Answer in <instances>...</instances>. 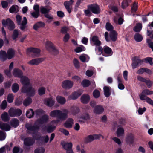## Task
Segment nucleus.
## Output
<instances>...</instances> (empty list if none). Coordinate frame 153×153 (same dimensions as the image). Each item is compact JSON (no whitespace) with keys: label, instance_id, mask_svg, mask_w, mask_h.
Listing matches in <instances>:
<instances>
[{"label":"nucleus","instance_id":"f257e3e1","mask_svg":"<svg viewBox=\"0 0 153 153\" xmlns=\"http://www.w3.org/2000/svg\"><path fill=\"white\" fill-rule=\"evenodd\" d=\"M68 110L65 109L62 111L57 109L51 111L49 113L50 116L52 117L58 118V119L52 121L51 125H55L60 122L64 120L68 117Z\"/></svg>","mask_w":153,"mask_h":153},{"label":"nucleus","instance_id":"f03ea898","mask_svg":"<svg viewBox=\"0 0 153 153\" xmlns=\"http://www.w3.org/2000/svg\"><path fill=\"white\" fill-rule=\"evenodd\" d=\"M49 116L44 114L40 119L37 120L35 123L34 125L32 126L30 123H27L26 127L31 132H35L38 130L40 124L47 122L49 120Z\"/></svg>","mask_w":153,"mask_h":153},{"label":"nucleus","instance_id":"7ed1b4c3","mask_svg":"<svg viewBox=\"0 0 153 153\" xmlns=\"http://www.w3.org/2000/svg\"><path fill=\"white\" fill-rule=\"evenodd\" d=\"M22 84L23 85L21 90L22 92L27 93L31 97L35 95L36 89L32 87V84L30 83L29 79L25 82V84Z\"/></svg>","mask_w":153,"mask_h":153},{"label":"nucleus","instance_id":"20e7f679","mask_svg":"<svg viewBox=\"0 0 153 153\" xmlns=\"http://www.w3.org/2000/svg\"><path fill=\"white\" fill-rule=\"evenodd\" d=\"M12 74L14 76L20 78V81L22 84H25V82L28 79L27 77L23 76L22 72L18 68H14L12 71Z\"/></svg>","mask_w":153,"mask_h":153},{"label":"nucleus","instance_id":"39448f33","mask_svg":"<svg viewBox=\"0 0 153 153\" xmlns=\"http://www.w3.org/2000/svg\"><path fill=\"white\" fill-rule=\"evenodd\" d=\"M16 20L18 24L20 25V28L22 30H23L26 28V25L27 23V19L26 17H23V20L21 21L22 17L19 15H17L16 16Z\"/></svg>","mask_w":153,"mask_h":153},{"label":"nucleus","instance_id":"423d86ee","mask_svg":"<svg viewBox=\"0 0 153 153\" xmlns=\"http://www.w3.org/2000/svg\"><path fill=\"white\" fill-rule=\"evenodd\" d=\"M28 130V132L29 133H32L33 134V138L32 139L31 138H25L24 140V144L25 145L27 146H29L31 145H32L35 142L34 139H37V138L36 137H35L34 134L36 136H37V134L36 133V131L35 132H33L32 131L30 132V131L27 129Z\"/></svg>","mask_w":153,"mask_h":153},{"label":"nucleus","instance_id":"0eeeda50","mask_svg":"<svg viewBox=\"0 0 153 153\" xmlns=\"http://www.w3.org/2000/svg\"><path fill=\"white\" fill-rule=\"evenodd\" d=\"M2 22L3 25L5 27H7L10 30H13L15 27L14 23L9 19L6 20H3Z\"/></svg>","mask_w":153,"mask_h":153},{"label":"nucleus","instance_id":"6e6552de","mask_svg":"<svg viewBox=\"0 0 153 153\" xmlns=\"http://www.w3.org/2000/svg\"><path fill=\"white\" fill-rule=\"evenodd\" d=\"M74 84L72 81L69 80H65L62 82L61 86L65 89H70L71 88Z\"/></svg>","mask_w":153,"mask_h":153},{"label":"nucleus","instance_id":"1a4fd4ad","mask_svg":"<svg viewBox=\"0 0 153 153\" xmlns=\"http://www.w3.org/2000/svg\"><path fill=\"white\" fill-rule=\"evenodd\" d=\"M40 50L37 48H30L27 49V53L28 54H33L35 56H39L40 55Z\"/></svg>","mask_w":153,"mask_h":153},{"label":"nucleus","instance_id":"9d476101","mask_svg":"<svg viewBox=\"0 0 153 153\" xmlns=\"http://www.w3.org/2000/svg\"><path fill=\"white\" fill-rule=\"evenodd\" d=\"M45 59L44 58H38L32 59L27 62L30 65H37L39 64L43 61Z\"/></svg>","mask_w":153,"mask_h":153},{"label":"nucleus","instance_id":"9b49d317","mask_svg":"<svg viewBox=\"0 0 153 153\" xmlns=\"http://www.w3.org/2000/svg\"><path fill=\"white\" fill-rule=\"evenodd\" d=\"M43 101L45 104L50 107L53 106L55 103V100L52 97L46 98Z\"/></svg>","mask_w":153,"mask_h":153},{"label":"nucleus","instance_id":"f8f14e48","mask_svg":"<svg viewBox=\"0 0 153 153\" xmlns=\"http://www.w3.org/2000/svg\"><path fill=\"white\" fill-rule=\"evenodd\" d=\"M88 8L94 13L98 14L100 13V9L99 6L97 4H93L89 5Z\"/></svg>","mask_w":153,"mask_h":153},{"label":"nucleus","instance_id":"ddd939ff","mask_svg":"<svg viewBox=\"0 0 153 153\" xmlns=\"http://www.w3.org/2000/svg\"><path fill=\"white\" fill-rule=\"evenodd\" d=\"M82 93V92L79 91L73 93L68 98V100H75L77 99Z\"/></svg>","mask_w":153,"mask_h":153},{"label":"nucleus","instance_id":"4468645a","mask_svg":"<svg viewBox=\"0 0 153 153\" xmlns=\"http://www.w3.org/2000/svg\"><path fill=\"white\" fill-rule=\"evenodd\" d=\"M89 118V114L87 113H85L83 114L78 115L77 119L79 121L82 122L88 119Z\"/></svg>","mask_w":153,"mask_h":153},{"label":"nucleus","instance_id":"2eb2a0df","mask_svg":"<svg viewBox=\"0 0 153 153\" xmlns=\"http://www.w3.org/2000/svg\"><path fill=\"white\" fill-rule=\"evenodd\" d=\"M74 2V1L73 0H70L68 1L65 2L64 3V5L65 7L69 13H70L71 11L72 8V5Z\"/></svg>","mask_w":153,"mask_h":153},{"label":"nucleus","instance_id":"dca6fc26","mask_svg":"<svg viewBox=\"0 0 153 153\" xmlns=\"http://www.w3.org/2000/svg\"><path fill=\"white\" fill-rule=\"evenodd\" d=\"M16 51L13 49L10 48L9 49L7 52V58L10 59L14 57L15 55Z\"/></svg>","mask_w":153,"mask_h":153},{"label":"nucleus","instance_id":"f3484780","mask_svg":"<svg viewBox=\"0 0 153 153\" xmlns=\"http://www.w3.org/2000/svg\"><path fill=\"white\" fill-rule=\"evenodd\" d=\"M91 42L96 46H99L101 44V42L99 40L98 37L94 36L92 37Z\"/></svg>","mask_w":153,"mask_h":153},{"label":"nucleus","instance_id":"a211bd4d","mask_svg":"<svg viewBox=\"0 0 153 153\" xmlns=\"http://www.w3.org/2000/svg\"><path fill=\"white\" fill-rule=\"evenodd\" d=\"M104 111V108L102 105H97L94 110V112L97 114H101Z\"/></svg>","mask_w":153,"mask_h":153},{"label":"nucleus","instance_id":"6ab92c4d","mask_svg":"<svg viewBox=\"0 0 153 153\" xmlns=\"http://www.w3.org/2000/svg\"><path fill=\"white\" fill-rule=\"evenodd\" d=\"M74 124V120L71 118L67 119L64 124V126L67 128H71Z\"/></svg>","mask_w":153,"mask_h":153},{"label":"nucleus","instance_id":"aec40b11","mask_svg":"<svg viewBox=\"0 0 153 153\" xmlns=\"http://www.w3.org/2000/svg\"><path fill=\"white\" fill-rule=\"evenodd\" d=\"M63 147L67 151L68 150L72 149V144L71 142L65 143V142H62L61 143Z\"/></svg>","mask_w":153,"mask_h":153},{"label":"nucleus","instance_id":"412c9836","mask_svg":"<svg viewBox=\"0 0 153 153\" xmlns=\"http://www.w3.org/2000/svg\"><path fill=\"white\" fill-rule=\"evenodd\" d=\"M45 45L46 49L49 51H51L54 46L53 43L50 41H47L45 43Z\"/></svg>","mask_w":153,"mask_h":153},{"label":"nucleus","instance_id":"4be33fe9","mask_svg":"<svg viewBox=\"0 0 153 153\" xmlns=\"http://www.w3.org/2000/svg\"><path fill=\"white\" fill-rule=\"evenodd\" d=\"M135 137L134 135L132 134H128L126 137V141L130 143H133L134 142Z\"/></svg>","mask_w":153,"mask_h":153},{"label":"nucleus","instance_id":"5701e85b","mask_svg":"<svg viewBox=\"0 0 153 153\" xmlns=\"http://www.w3.org/2000/svg\"><path fill=\"white\" fill-rule=\"evenodd\" d=\"M117 137H119L123 136L124 134V130L121 126H118L116 131Z\"/></svg>","mask_w":153,"mask_h":153},{"label":"nucleus","instance_id":"b1692460","mask_svg":"<svg viewBox=\"0 0 153 153\" xmlns=\"http://www.w3.org/2000/svg\"><path fill=\"white\" fill-rule=\"evenodd\" d=\"M103 50L105 53L107 54L106 56H111L113 54L112 49L107 46H104L103 47Z\"/></svg>","mask_w":153,"mask_h":153},{"label":"nucleus","instance_id":"393cba45","mask_svg":"<svg viewBox=\"0 0 153 153\" xmlns=\"http://www.w3.org/2000/svg\"><path fill=\"white\" fill-rule=\"evenodd\" d=\"M19 7L16 5H13L9 9V12L12 13H16L19 12Z\"/></svg>","mask_w":153,"mask_h":153},{"label":"nucleus","instance_id":"a878e982","mask_svg":"<svg viewBox=\"0 0 153 153\" xmlns=\"http://www.w3.org/2000/svg\"><path fill=\"white\" fill-rule=\"evenodd\" d=\"M0 128L1 129L6 131H9L10 129V127L8 124L2 122H0Z\"/></svg>","mask_w":153,"mask_h":153},{"label":"nucleus","instance_id":"bb28decb","mask_svg":"<svg viewBox=\"0 0 153 153\" xmlns=\"http://www.w3.org/2000/svg\"><path fill=\"white\" fill-rule=\"evenodd\" d=\"M104 94L106 97H108L111 93V88L110 87L105 86L103 88Z\"/></svg>","mask_w":153,"mask_h":153},{"label":"nucleus","instance_id":"cd10ccee","mask_svg":"<svg viewBox=\"0 0 153 153\" xmlns=\"http://www.w3.org/2000/svg\"><path fill=\"white\" fill-rule=\"evenodd\" d=\"M90 97L88 94H84L81 98V102L84 104L87 103L89 101Z\"/></svg>","mask_w":153,"mask_h":153},{"label":"nucleus","instance_id":"c85d7f7f","mask_svg":"<svg viewBox=\"0 0 153 153\" xmlns=\"http://www.w3.org/2000/svg\"><path fill=\"white\" fill-rule=\"evenodd\" d=\"M57 102L61 105L64 104L66 102V99L63 97L61 96H57L56 97Z\"/></svg>","mask_w":153,"mask_h":153},{"label":"nucleus","instance_id":"c756f323","mask_svg":"<svg viewBox=\"0 0 153 153\" xmlns=\"http://www.w3.org/2000/svg\"><path fill=\"white\" fill-rule=\"evenodd\" d=\"M1 35L4 39V41L5 44H8L9 43L8 39H7L6 35V31L5 30L4 27H2L1 28Z\"/></svg>","mask_w":153,"mask_h":153},{"label":"nucleus","instance_id":"7c9ffc66","mask_svg":"<svg viewBox=\"0 0 153 153\" xmlns=\"http://www.w3.org/2000/svg\"><path fill=\"white\" fill-rule=\"evenodd\" d=\"M118 83V88L121 90H123L125 88L124 85L122 83V80L121 77L118 76L117 78Z\"/></svg>","mask_w":153,"mask_h":153},{"label":"nucleus","instance_id":"2f4dec72","mask_svg":"<svg viewBox=\"0 0 153 153\" xmlns=\"http://www.w3.org/2000/svg\"><path fill=\"white\" fill-rule=\"evenodd\" d=\"M117 33L114 30L111 32L110 34V37L111 40L115 41L117 39Z\"/></svg>","mask_w":153,"mask_h":153},{"label":"nucleus","instance_id":"473e14b6","mask_svg":"<svg viewBox=\"0 0 153 153\" xmlns=\"http://www.w3.org/2000/svg\"><path fill=\"white\" fill-rule=\"evenodd\" d=\"M45 26V24L42 22H39L34 25L33 26V29L35 30H37L38 29Z\"/></svg>","mask_w":153,"mask_h":153},{"label":"nucleus","instance_id":"72a5a7b5","mask_svg":"<svg viewBox=\"0 0 153 153\" xmlns=\"http://www.w3.org/2000/svg\"><path fill=\"white\" fill-rule=\"evenodd\" d=\"M19 124V121L16 119H12L10 121V124L11 126L14 128L17 127Z\"/></svg>","mask_w":153,"mask_h":153},{"label":"nucleus","instance_id":"f704fd0d","mask_svg":"<svg viewBox=\"0 0 153 153\" xmlns=\"http://www.w3.org/2000/svg\"><path fill=\"white\" fill-rule=\"evenodd\" d=\"M7 54L6 52L2 50L0 51V58L1 60L2 61L5 60L7 58Z\"/></svg>","mask_w":153,"mask_h":153},{"label":"nucleus","instance_id":"c9c22d12","mask_svg":"<svg viewBox=\"0 0 153 153\" xmlns=\"http://www.w3.org/2000/svg\"><path fill=\"white\" fill-rule=\"evenodd\" d=\"M80 60L83 62H87L89 60V57L86 54H82L79 57Z\"/></svg>","mask_w":153,"mask_h":153},{"label":"nucleus","instance_id":"e433bc0d","mask_svg":"<svg viewBox=\"0 0 153 153\" xmlns=\"http://www.w3.org/2000/svg\"><path fill=\"white\" fill-rule=\"evenodd\" d=\"M142 28V25L141 23H138L133 28L134 30L136 32H139L140 31Z\"/></svg>","mask_w":153,"mask_h":153},{"label":"nucleus","instance_id":"4c0bfd02","mask_svg":"<svg viewBox=\"0 0 153 153\" xmlns=\"http://www.w3.org/2000/svg\"><path fill=\"white\" fill-rule=\"evenodd\" d=\"M1 118L2 120L4 121H7L10 119L9 116L7 113L4 112L1 114Z\"/></svg>","mask_w":153,"mask_h":153},{"label":"nucleus","instance_id":"58836bf2","mask_svg":"<svg viewBox=\"0 0 153 153\" xmlns=\"http://www.w3.org/2000/svg\"><path fill=\"white\" fill-rule=\"evenodd\" d=\"M34 114V112L33 110L31 109H29L26 112V116L29 118H31L33 116Z\"/></svg>","mask_w":153,"mask_h":153},{"label":"nucleus","instance_id":"ea45409f","mask_svg":"<svg viewBox=\"0 0 153 153\" xmlns=\"http://www.w3.org/2000/svg\"><path fill=\"white\" fill-rule=\"evenodd\" d=\"M134 39L136 41L140 42L142 40L143 37L141 35L137 33L134 36Z\"/></svg>","mask_w":153,"mask_h":153},{"label":"nucleus","instance_id":"a19ab883","mask_svg":"<svg viewBox=\"0 0 153 153\" xmlns=\"http://www.w3.org/2000/svg\"><path fill=\"white\" fill-rule=\"evenodd\" d=\"M32 99L30 97H28L25 99L23 101V105L26 106H27L30 104L32 102Z\"/></svg>","mask_w":153,"mask_h":153},{"label":"nucleus","instance_id":"79ce46f5","mask_svg":"<svg viewBox=\"0 0 153 153\" xmlns=\"http://www.w3.org/2000/svg\"><path fill=\"white\" fill-rule=\"evenodd\" d=\"M45 88L43 87H40L38 90V93L39 95H42L45 93Z\"/></svg>","mask_w":153,"mask_h":153},{"label":"nucleus","instance_id":"37998d69","mask_svg":"<svg viewBox=\"0 0 153 153\" xmlns=\"http://www.w3.org/2000/svg\"><path fill=\"white\" fill-rule=\"evenodd\" d=\"M19 85L17 83H13L12 86V89L13 92H16L19 90Z\"/></svg>","mask_w":153,"mask_h":153},{"label":"nucleus","instance_id":"c03bdc74","mask_svg":"<svg viewBox=\"0 0 153 153\" xmlns=\"http://www.w3.org/2000/svg\"><path fill=\"white\" fill-rule=\"evenodd\" d=\"M94 140L93 135H89L85 139V141L86 143L91 142Z\"/></svg>","mask_w":153,"mask_h":153},{"label":"nucleus","instance_id":"a18cd8bd","mask_svg":"<svg viewBox=\"0 0 153 153\" xmlns=\"http://www.w3.org/2000/svg\"><path fill=\"white\" fill-rule=\"evenodd\" d=\"M19 35V31L16 30H15L13 31V34L12 35V38L13 40L15 41H16L17 38L18 37Z\"/></svg>","mask_w":153,"mask_h":153},{"label":"nucleus","instance_id":"49530a36","mask_svg":"<svg viewBox=\"0 0 153 153\" xmlns=\"http://www.w3.org/2000/svg\"><path fill=\"white\" fill-rule=\"evenodd\" d=\"M15 109L13 108H10L8 111L9 115L11 117L16 116V112Z\"/></svg>","mask_w":153,"mask_h":153},{"label":"nucleus","instance_id":"de8ad7c7","mask_svg":"<svg viewBox=\"0 0 153 153\" xmlns=\"http://www.w3.org/2000/svg\"><path fill=\"white\" fill-rule=\"evenodd\" d=\"M45 149L43 147H38L34 151L35 153H44Z\"/></svg>","mask_w":153,"mask_h":153},{"label":"nucleus","instance_id":"09e8293b","mask_svg":"<svg viewBox=\"0 0 153 153\" xmlns=\"http://www.w3.org/2000/svg\"><path fill=\"white\" fill-rule=\"evenodd\" d=\"M106 28L107 30L111 32L113 30L114 27L109 22H107L106 24Z\"/></svg>","mask_w":153,"mask_h":153},{"label":"nucleus","instance_id":"8fccbe9b","mask_svg":"<svg viewBox=\"0 0 153 153\" xmlns=\"http://www.w3.org/2000/svg\"><path fill=\"white\" fill-rule=\"evenodd\" d=\"M85 48L82 45H81L79 47L76 48L75 49V51L77 53H79L85 51Z\"/></svg>","mask_w":153,"mask_h":153},{"label":"nucleus","instance_id":"3c124183","mask_svg":"<svg viewBox=\"0 0 153 153\" xmlns=\"http://www.w3.org/2000/svg\"><path fill=\"white\" fill-rule=\"evenodd\" d=\"M90 84V81L87 80H84L81 82L82 85L84 87H88Z\"/></svg>","mask_w":153,"mask_h":153},{"label":"nucleus","instance_id":"603ef678","mask_svg":"<svg viewBox=\"0 0 153 153\" xmlns=\"http://www.w3.org/2000/svg\"><path fill=\"white\" fill-rule=\"evenodd\" d=\"M113 20L114 22L116 24H118L120 25L122 24L123 22V20L121 18H119L117 21V18L115 17L114 18Z\"/></svg>","mask_w":153,"mask_h":153},{"label":"nucleus","instance_id":"864d4df0","mask_svg":"<svg viewBox=\"0 0 153 153\" xmlns=\"http://www.w3.org/2000/svg\"><path fill=\"white\" fill-rule=\"evenodd\" d=\"M139 97L140 99L143 101H145L148 97L146 96V95L143 92H142L139 95Z\"/></svg>","mask_w":153,"mask_h":153},{"label":"nucleus","instance_id":"5fc2aeb1","mask_svg":"<svg viewBox=\"0 0 153 153\" xmlns=\"http://www.w3.org/2000/svg\"><path fill=\"white\" fill-rule=\"evenodd\" d=\"M44 111L42 109H38L35 111V114L37 117L39 116L44 114Z\"/></svg>","mask_w":153,"mask_h":153},{"label":"nucleus","instance_id":"6e6d98bb","mask_svg":"<svg viewBox=\"0 0 153 153\" xmlns=\"http://www.w3.org/2000/svg\"><path fill=\"white\" fill-rule=\"evenodd\" d=\"M73 63L75 67L76 68H79L80 67L79 63V61L76 59H74L73 61Z\"/></svg>","mask_w":153,"mask_h":153},{"label":"nucleus","instance_id":"4d7b16f0","mask_svg":"<svg viewBox=\"0 0 153 153\" xmlns=\"http://www.w3.org/2000/svg\"><path fill=\"white\" fill-rule=\"evenodd\" d=\"M4 74L7 77L10 78L12 76L11 74V70L10 69H6L4 71Z\"/></svg>","mask_w":153,"mask_h":153},{"label":"nucleus","instance_id":"13d9d810","mask_svg":"<svg viewBox=\"0 0 153 153\" xmlns=\"http://www.w3.org/2000/svg\"><path fill=\"white\" fill-rule=\"evenodd\" d=\"M59 131L65 136H68L69 135V131L65 129L62 128H60L59 130Z\"/></svg>","mask_w":153,"mask_h":153},{"label":"nucleus","instance_id":"bf43d9fd","mask_svg":"<svg viewBox=\"0 0 153 153\" xmlns=\"http://www.w3.org/2000/svg\"><path fill=\"white\" fill-rule=\"evenodd\" d=\"M145 82L149 88L151 87L153 85V81L150 80L149 79L147 80L146 79Z\"/></svg>","mask_w":153,"mask_h":153},{"label":"nucleus","instance_id":"052dcab7","mask_svg":"<svg viewBox=\"0 0 153 153\" xmlns=\"http://www.w3.org/2000/svg\"><path fill=\"white\" fill-rule=\"evenodd\" d=\"M14 99V97L12 94H9L7 97V101L9 103L13 102Z\"/></svg>","mask_w":153,"mask_h":153},{"label":"nucleus","instance_id":"680f3d73","mask_svg":"<svg viewBox=\"0 0 153 153\" xmlns=\"http://www.w3.org/2000/svg\"><path fill=\"white\" fill-rule=\"evenodd\" d=\"M6 135L5 133L0 131V140H3L6 138Z\"/></svg>","mask_w":153,"mask_h":153},{"label":"nucleus","instance_id":"e2e57ef3","mask_svg":"<svg viewBox=\"0 0 153 153\" xmlns=\"http://www.w3.org/2000/svg\"><path fill=\"white\" fill-rule=\"evenodd\" d=\"M7 106V103L6 101L4 100L3 101L0 105V108L4 110L5 109Z\"/></svg>","mask_w":153,"mask_h":153},{"label":"nucleus","instance_id":"0e129e2a","mask_svg":"<svg viewBox=\"0 0 153 153\" xmlns=\"http://www.w3.org/2000/svg\"><path fill=\"white\" fill-rule=\"evenodd\" d=\"M143 92L146 95H149L153 94V91L148 89H146L143 90Z\"/></svg>","mask_w":153,"mask_h":153},{"label":"nucleus","instance_id":"69168bd1","mask_svg":"<svg viewBox=\"0 0 153 153\" xmlns=\"http://www.w3.org/2000/svg\"><path fill=\"white\" fill-rule=\"evenodd\" d=\"M144 61L146 62L149 63L151 65L153 64L152 62V59L151 57H147L144 59Z\"/></svg>","mask_w":153,"mask_h":153},{"label":"nucleus","instance_id":"338daca9","mask_svg":"<svg viewBox=\"0 0 153 153\" xmlns=\"http://www.w3.org/2000/svg\"><path fill=\"white\" fill-rule=\"evenodd\" d=\"M146 42L148 43L149 47L152 48L153 51V42L149 39H146Z\"/></svg>","mask_w":153,"mask_h":153},{"label":"nucleus","instance_id":"774afa93","mask_svg":"<svg viewBox=\"0 0 153 153\" xmlns=\"http://www.w3.org/2000/svg\"><path fill=\"white\" fill-rule=\"evenodd\" d=\"M1 4L2 7L4 9H5L8 7V3L6 1H2L1 2Z\"/></svg>","mask_w":153,"mask_h":153}]
</instances>
